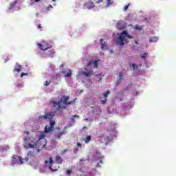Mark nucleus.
I'll return each instance as SVG.
<instances>
[{
	"mask_svg": "<svg viewBox=\"0 0 176 176\" xmlns=\"http://www.w3.org/2000/svg\"><path fill=\"white\" fill-rule=\"evenodd\" d=\"M24 133L27 135L23 138V146L25 149H35L41 148L39 142H41L42 140L44 142L46 141V140H45V133H41L39 137L34 135H30V133L28 131H25Z\"/></svg>",
	"mask_w": 176,
	"mask_h": 176,
	"instance_id": "f257e3e1",
	"label": "nucleus"
},
{
	"mask_svg": "<svg viewBox=\"0 0 176 176\" xmlns=\"http://www.w3.org/2000/svg\"><path fill=\"white\" fill-rule=\"evenodd\" d=\"M55 115L56 113L50 112L44 116H40L38 117V119H44L45 120L49 119V120H50V126L47 125L45 127V133H51V131H53V129H54V124H56V121L53 120V118H54Z\"/></svg>",
	"mask_w": 176,
	"mask_h": 176,
	"instance_id": "f03ea898",
	"label": "nucleus"
},
{
	"mask_svg": "<svg viewBox=\"0 0 176 176\" xmlns=\"http://www.w3.org/2000/svg\"><path fill=\"white\" fill-rule=\"evenodd\" d=\"M123 35L129 38V39H133V38H134L133 36H130L129 33H127V31L124 30L118 38V43L120 46H124V43H127V40H126Z\"/></svg>",
	"mask_w": 176,
	"mask_h": 176,
	"instance_id": "7ed1b4c3",
	"label": "nucleus"
},
{
	"mask_svg": "<svg viewBox=\"0 0 176 176\" xmlns=\"http://www.w3.org/2000/svg\"><path fill=\"white\" fill-rule=\"evenodd\" d=\"M44 163L45 164H47L46 166L48 167V168L50 170H51L52 171H57V168L59 167V166H58V167L53 166L56 164L54 163V161H53V157H50L49 159H48V161L45 160L44 162Z\"/></svg>",
	"mask_w": 176,
	"mask_h": 176,
	"instance_id": "20e7f679",
	"label": "nucleus"
},
{
	"mask_svg": "<svg viewBox=\"0 0 176 176\" xmlns=\"http://www.w3.org/2000/svg\"><path fill=\"white\" fill-rule=\"evenodd\" d=\"M28 160H29L28 157H26L23 159L19 155H14L12 157V162L15 164H23L24 163L23 162H28Z\"/></svg>",
	"mask_w": 176,
	"mask_h": 176,
	"instance_id": "39448f33",
	"label": "nucleus"
},
{
	"mask_svg": "<svg viewBox=\"0 0 176 176\" xmlns=\"http://www.w3.org/2000/svg\"><path fill=\"white\" fill-rule=\"evenodd\" d=\"M37 46H38L41 50L46 51L48 49H52V45L49 43H45L44 44L37 43Z\"/></svg>",
	"mask_w": 176,
	"mask_h": 176,
	"instance_id": "423d86ee",
	"label": "nucleus"
},
{
	"mask_svg": "<svg viewBox=\"0 0 176 176\" xmlns=\"http://www.w3.org/2000/svg\"><path fill=\"white\" fill-rule=\"evenodd\" d=\"M69 100V96H63L61 101L65 105H71L75 102V99L73 101L68 102Z\"/></svg>",
	"mask_w": 176,
	"mask_h": 176,
	"instance_id": "0eeeda50",
	"label": "nucleus"
},
{
	"mask_svg": "<svg viewBox=\"0 0 176 176\" xmlns=\"http://www.w3.org/2000/svg\"><path fill=\"white\" fill-rule=\"evenodd\" d=\"M51 104H53L54 108H55L57 111H60L61 109V101L59 102H55V101H51Z\"/></svg>",
	"mask_w": 176,
	"mask_h": 176,
	"instance_id": "6e6552de",
	"label": "nucleus"
},
{
	"mask_svg": "<svg viewBox=\"0 0 176 176\" xmlns=\"http://www.w3.org/2000/svg\"><path fill=\"white\" fill-rule=\"evenodd\" d=\"M92 64L94 65V67L95 68H98V61L97 60H90L89 62V63L87 64V67H90L91 65H92Z\"/></svg>",
	"mask_w": 176,
	"mask_h": 176,
	"instance_id": "1a4fd4ad",
	"label": "nucleus"
},
{
	"mask_svg": "<svg viewBox=\"0 0 176 176\" xmlns=\"http://www.w3.org/2000/svg\"><path fill=\"white\" fill-rule=\"evenodd\" d=\"M8 151H9V145L0 146V152H8Z\"/></svg>",
	"mask_w": 176,
	"mask_h": 176,
	"instance_id": "9d476101",
	"label": "nucleus"
},
{
	"mask_svg": "<svg viewBox=\"0 0 176 176\" xmlns=\"http://www.w3.org/2000/svg\"><path fill=\"white\" fill-rule=\"evenodd\" d=\"M82 75H85L87 78H90L91 75H94V73H93V70L89 71L88 72H82Z\"/></svg>",
	"mask_w": 176,
	"mask_h": 176,
	"instance_id": "9b49d317",
	"label": "nucleus"
},
{
	"mask_svg": "<svg viewBox=\"0 0 176 176\" xmlns=\"http://www.w3.org/2000/svg\"><path fill=\"white\" fill-rule=\"evenodd\" d=\"M65 133H67V131H66L65 130H64V131L60 132V133L58 134L57 136H55V137H54V139H55V140H57V139H58V140H60V139L61 138L62 135H63V134H65Z\"/></svg>",
	"mask_w": 176,
	"mask_h": 176,
	"instance_id": "f8f14e48",
	"label": "nucleus"
},
{
	"mask_svg": "<svg viewBox=\"0 0 176 176\" xmlns=\"http://www.w3.org/2000/svg\"><path fill=\"white\" fill-rule=\"evenodd\" d=\"M55 161L57 162L58 164H61L63 163V158L60 155H57L55 157Z\"/></svg>",
	"mask_w": 176,
	"mask_h": 176,
	"instance_id": "ddd939ff",
	"label": "nucleus"
},
{
	"mask_svg": "<svg viewBox=\"0 0 176 176\" xmlns=\"http://www.w3.org/2000/svg\"><path fill=\"white\" fill-rule=\"evenodd\" d=\"M21 65H18L14 69V72H21Z\"/></svg>",
	"mask_w": 176,
	"mask_h": 176,
	"instance_id": "4468645a",
	"label": "nucleus"
},
{
	"mask_svg": "<svg viewBox=\"0 0 176 176\" xmlns=\"http://www.w3.org/2000/svg\"><path fill=\"white\" fill-rule=\"evenodd\" d=\"M94 8V3L93 1H89L87 5L88 9H93Z\"/></svg>",
	"mask_w": 176,
	"mask_h": 176,
	"instance_id": "2eb2a0df",
	"label": "nucleus"
},
{
	"mask_svg": "<svg viewBox=\"0 0 176 176\" xmlns=\"http://www.w3.org/2000/svg\"><path fill=\"white\" fill-rule=\"evenodd\" d=\"M91 141V135L87 136V138L85 140V144H89Z\"/></svg>",
	"mask_w": 176,
	"mask_h": 176,
	"instance_id": "dca6fc26",
	"label": "nucleus"
},
{
	"mask_svg": "<svg viewBox=\"0 0 176 176\" xmlns=\"http://www.w3.org/2000/svg\"><path fill=\"white\" fill-rule=\"evenodd\" d=\"M72 75V72H71V69H69L68 72L65 74V77L69 78V76H71Z\"/></svg>",
	"mask_w": 176,
	"mask_h": 176,
	"instance_id": "f3484780",
	"label": "nucleus"
},
{
	"mask_svg": "<svg viewBox=\"0 0 176 176\" xmlns=\"http://www.w3.org/2000/svg\"><path fill=\"white\" fill-rule=\"evenodd\" d=\"M149 42L152 43V42H157V37H151L149 39Z\"/></svg>",
	"mask_w": 176,
	"mask_h": 176,
	"instance_id": "a211bd4d",
	"label": "nucleus"
},
{
	"mask_svg": "<svg viewBox=\"0 0 176 176\" xmlns=\"http://www.w3.org/2000/svg\"><path fill=\"white\" fill-rule=\"evenodd\" d=\"M106 1H107V6H109L110 5H113V0H106Z\"/></svg>",
	"mask_w": 176,
	"mask_h": 176,
	"instance_id": "6ab92c4d",
	"label": "nucleus"
},
{
	"mask_svg": "<svg viewBox=\"0 0 176 176\" xmlns=\"http://www.w3.org/2000/svg\"><path fill=\"white\" fill-rule=\"evenodd\" d=\"M16 3H17V1H14L13 3H11L10 4V9H13V8L16 6Z\"/></svg>",
	"mask_w": 176,
	"mask_h": 176,
	"instance_id": "aec40b11",
	"label": "nucleus"
},
{
	"mask_svg": "<svg viewBox=\"0 0 176 176\" xmlns=\"http://www.w3.org/2000/svg\"><path fill=\"white\" fill-rule=\"evenodd\" d=\"M110 93L111 92L109 90H107L106 91V93L102 94V96L104 97V98H108V96L109 95Z\"/></svg>",
	"mask_w": 176,
	"mask_h": 176,
	"instance_id": "412c9836",
	"label": "nucleus"
},
{
	"mask_svg": "<svg viewBox=\"0 0 176 176\" xmlns=\"http://www.w3.org/2000/svg\"><path fill=\"white\" fill-rule=\"evenodd\" d=\"M104 40L100 39V43H101V49H104L105 47V42H103Z\"/></svg>",
	"mask_w": 176,
	"mask_h": 176,
	"instance_id": "4be33fe9",
	"label": "nucleus"
},
{
	"mask_svg": "<svg viewBox=\"0 0 176 176\" xmlns=\"http://www.w3.org/2000/svg\"><path fill=\"white\" fill-rule=\"evenodd\" d=\"M134 28H135V30H138V31H141V30H142V26L135 25Z\"/></svg>",
	"mask_w": 176,
	"mask_h": 176,
	"instance_id": "5701e85b",
	"label": "nucleus"
},
{
	"mask_svg": "<svg viewBox=\"0 0 176 176\" xmlns=\"http://www.w3.org/2000/svg\"><path fill=\"white\" fill-rule=\"evenodd\" d=\"M146 56H148V54L144 53V55L141 56L140 58H142V60H146Z\"/></svg>",
	"mask_w": 176,
	"mask_h": 176,
	"instance_id": "b1692460",
	"label": "nucleus"
},
{
	"mask_svg": "<svg viewBox=\"0 0 176 176\" xmlns=\"http://www.w3.org/2000/svg\"><path fill=\"white\" fill-rule=\"evenodd\" d=\"M67 152H68V148L64 149V150L60 153V155H65V153H67Z\"/></svg>",
	"mask_w": 176,
	"mask_h": 176,
	"instance_id": "393cba45",
	"label": "nucleus"
},
{
	"mask_svg": "<svg viewBox=\"0 0 176 176\" xmlns=\"http://www.w3.org/2000/svg\"><path fill=\"white\" fill-rule=\"evenodd\" d=\"M123 78V73H122V72H119V79H120V80H122V79Z\"/></svg>",
	"mask_w": 176,
	"mask_h": 176,
	"instance_id": "a878e982",
	"label": "nucleus"
},
{
	"mask_svg": "<svg viewBox=\"0 0 176 176\" xmlns=\"http://www.w3.org/2000/svg\"><path fill=\"white\" fill-rule=\"evenodd\" d=\"M131 67H132V68H133V70L138 68V66H137V65L133 63L132 65H131Z\"/></svg>",
	"mask_w": 176,
	"mask_h": 176,
	"instance_id": "bb28decb",
	"label": "nucleus"
},
{
	"mask_svg": "<svg viewBox=\"0 0 176 176\" xmlns=\"http://www.w3.org/2000/svg\"><path fill=\"white\" fill-rule=\"evenodd\" d=\"M74 118H77V119H79L80 117L78 115L73 116V118H72V122H74V120H75Z\"/></svg>",
	"mask_w": 176,
	"mask_h": 176,
	"instance_id": "cd10ccee",
	"label": "nucleus"
},
{
	"mask_svg": "<svg viewBox=\"0 0 176 176\" xmlns=\"http://www.w3.org/2000/svg\"><path fill=\"white\" fill-rule=\"evenodd\" d=\"M28 156H32L34 157V153L32 151H29L28 153Z\"/></svg>",
	"mask_w": 176,
	"mask_h": 176,
	"instance_id": "c85d7f7f",
	"label": "nucleus"
},
{
	"mask_svg": "<svg viewBox=\"0 0 176 176\" xmlns=\"http://www.w3.org/2000/svg\"><path fill=\"white\" fill-rule=\"evenodd\" d=\"M101 104H102L103 105H105V104H107V98H105V100H100Z\"/></svg>",
	"mask_w": 176,
	"mask_h": 176,
	"instance_id": "c756f323",
	"label": "nucleus"
},
{
	"mask_svg": "<svg viewBox=\"0 0 176 176\" xmlns=\"http://www.w3.org/2000/svg\"><path fill=\"white\" fill-rule=\"evenodd\" d=\"M129 6H130V4H128V5L124 6V12H126V10H127L129 9Z\"/></svg>",
	"mask_w": 176,
	"mask_h": 176,
	"instance_id": "7c9ffc66",
	"label": "nucleus"
},
{
	"mask_svg": "<svg viewBox=\"0 0 176 176\" xmlns=\"http://www.w3.org/2000/svg\"><path fill=\"white\" fill-rule=\"evenodd\" d=\"M27 75H28L27 73H21V78H23V76H27Z\"/></svg>",
	"mask_w": 176,
	"mask_h": 176,
	"instance_id": "2f4dec72",
	"label": "nucleus"
},
{
	"mask_svg": "<svg viewBox=\"0 0 176 176\" xmlns=\"http://www.w3.org/2000/svg\"><path fill=\"white\" fill-rule=\"evenodd\" d=\"M72 170H67V174L68 175H69L70 174H72Z\"/></svg>",
	"mask_w": 176,
	"mask_h": 176,
	"instance_id": "473e14b6",
	"label": "nucleus"
},
{
	"mask_svg": "<svg viewBox=\"0 0 176 176\" xmlns=\"http://www.w3.org/2000/svg\"><path fill=\"white\" fill-rule=\"evenodd\" d=\"M44 85H45V86H49V85H50V82L45 81V83Z\"/></svg>",
	"mask_w": 176,
	"mask_h": 176,
	"instance_id": "72a5a7b5",
	"label": "nucleus"
},
{
	"mask_svg": "<svg viewBox=\"0 0 176 176\" xmlns=\"http://www.w3.org/2000/svg\"><path fill=\"white\" fill-rule=\"evenodd\" d=\"M101 2H104V0H98L96 3H101Z\"/></svg>",
	"mask_w": 176,
	"mask_h": 176,
	"instance_id": "f704fd0d",
	"label": "nucleus"
},
{
	"mask_svg": "<svg viewBox=\"0 0 176 176\" xmlns=\"http://www.w3.org/2000/svg\"><path fill=\"white\" fill-rule=\"evenodd\" d=\"M78 148H76L74 149V153H78Z\"/></svg>",
	"mask_w": 176,
	"mask_h": 176,
	"instance_id": "c9c22d12",
	"label": "nucleus"
},
{
	"mask_svg": "<svg viewBox=\"0 0 176 176\" xmlns=\"http://www.w3.org/2000/svg\"><path fill=\"white\" fill-rule=\"evenodd\" d=\"M77 146H80V148H82V144L77 142Z\"/></svg>",
	"mask_w": 176,
	"mask_h": 176,
	"instance_id": "e433bc0d",
	"label": "nucleus"
},
{
	"mask_svg": "<svg viewBox=\"0 0 176 176\" xmlns=\"http://www.w3.org/2000/svg\"><path fill=\"white\" fill-rule=\"evenodd\" d=\"M17 87H23V85H21V84H18V85H17Z\"/></svg>",
	"mask_w": 176,
	"mask_h": 176,
	"instance_id": "4c0bfd02",
	"label": "nucleus"
},
{
	"mask_svg": "<svg viewBox=\"0 0 176 176\" xmlns=\"http://www.w3.org/2000/svg\"><path fill=\"white\" fill-rule=\"evenodd\" d=\"M37 28H42V25H41V24H39L38 25V27H37Z\"/></svg>",
	"mask_w": 176,
	"mask_h": 176,
	"instance_id": "58836bf2",
	"label": "nucleus"
},
{
	"mask_svg": "<svg viewBox=\"0 0 176 176\" xmlns=\"http://www.w3.org/2000/svg\"><path fill=\"white\" fill-rule=\"evenodd\" d=\"M134 43H135V45H138V41H137V40H135Z\"/></svg>",
	"mask_w": 176,
	"mask_h": 176,
	"instance_id": "ea45409f",
	"label": "nucleus"
},
{
	"mask_svg": "<svg viewBox=\"0 0 176 176\" xmlns=\"http://www.w3.org/2000/svg\"><path fill=\"white\" fill-rule=\"evenodd\" d=\"M43 146H45V145H46V142H44L43 144H41Z\"/></svg>",
	"mask_w": 176,
	"mask_h": 176,
	"instance_id": "a19ab883",
	"label": "nucleus"
},
{
	"mask_svg": "<svg viewBox=\"0 0 176 176\" xmlns=\"http://www.w3.org/2000/svg\"><path fill=\"white\" fill-rule=\"evenodd\" d=\"M117 85H120V81H118V82H117Z\"/></svg>",
	"mask_w": 176,
	"mask_h": 176,
	"instance_id": "79ce46f5",
	"label": "nucleus"
},
{
	"mask_svg": "<svg viewBox=\"0 0 176 176\" xmlns=\"http://www.w3.org/2000/svg\"><path fill=\"white\" fill-rule=\"evenodd\" d=\"M35 2H39V0H34Z\"/></svg>",
	"mask_w": 176,
	"mask_h": 176,
	"instance_id": "37998d69",
	"label": "nucleus"
},
{
	"mask_svg": "<svg viewBox=\"0 0 176 176\" xmlns=\"http://www.w3.org/2000/svg\"><path fill=\"white\" fill-rule=\"evenodd\" d=\"M56 0H52L53 2H56Z\"/></svg>",
	"mask_w": 176,
	"mask_h": 176,
	"instance_id": "c03bdc74",
	"label": "nucleus"
},
{
	"mask_svg": "<svg viewBox=\"0 0 176 176\" xmlns=\"http://www.w3.org/2000/svg\"><path fill=\"white\" fill-rule=\"evenodd\" d=\"M62 74H65V72H62Z\"/></svg>",
	"mask_w": 176,
	"mask_h": 176,
	"instance_id": "a18cd8bd",
	"label": "nucleus"
},
{
	"mask_svg": "<svg viewBox=\"0 0 176 176\" xmlns=\"http://www.w3.org/2000/svg\"><path fill=\"white\" fill-rule=\"evenodd\" d=\"M96 76H100V74H98V75H96Z\"/></svg>",
	"mask_w": 176,
	"mask_h": 176,
	"instance_id": "49530a36",
	"label": "nucleus"
},
{
	"mask_svg": "<svg viewBox=\"0 0 176 176\" xmlns=\"http://www.w3.org/2000/svg\"><path fill=\"white\" fill-rule=\"evenodd\" d=\"M91 108H94V107H91Z\"/></svg>",
	"mask_w": 176,
	"mask_h": 176,
	"instance_id": "de8ad7c7",
	"label": "nucleus"
},
{
	"mask_svg": "<svg viewBox=\"0 0 176 176\" xmlns=\"http://www.w3.org/2000/svg\"><path fill=\"white\" fill-rule=\"evenodd\" d=\"M101 79H102V78H100V80H101Z\"/></svg>",
	"mask_w": 176,
	"mask_h": 176,
	"instance_id": "09e8293b",
	"label": "nucleus"
}]
</instances>
